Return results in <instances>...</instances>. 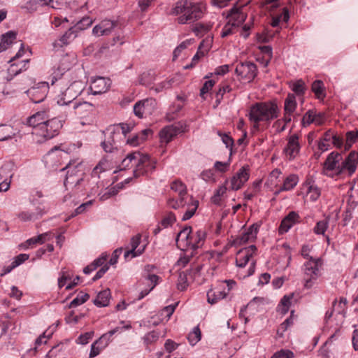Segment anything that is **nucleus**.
Returning a JSON list of instances; mask_svg holds the SVG:
<instances>
[{
	"mask_svg": "<svg viewBox=\"0 0 358 358\" xmlns=\"http://www.w3.org/2000/svg\"><path fill=\"white\" fill-rule=\"evenodd\" d=\"M292 114L293 113H292L285 112L283 118L278 120L277 121L275 122V123L273 124V127L282 124L280 129H278V133L282 132L285 129L286 124L290 122L292 120Z\"/></svg>",
	"mask_w": 358,
	"mask_h": 358,
	"instance_id": "nucleus-51",
	"label": "nucleus"
},
{
	"mask_svg": "<svg viewBox=\"0 0 358 358\" xmlns=\"http://www.w3.org/2000/svg\"><path fill=\"white\" fill-rule=\"evenodd\" d=\"M141 156L146 157L148 158V162L142 163L141 166H138V163L136 164V167L134 170V175L136 178L140 176L151 173L155 169L156 162L155 160L151 159L147 155L141 154Z\"/></svg>",
	"mask_w": 358,
	"mask_h": 358,
	"instance_id": "nucleus-29",
	"label": "nucleus"
},
{
	"mask_svg": "<svg viewBox=\"0 0 358 358\" xmlns=\"http://www.w3.org/2000/svg\"><path fill=\"white\" fill-rule=\"evenodd\" d=\"M131 325H126L123 327H116L110 330L107 333L103 334L97 341H96L92 345L90 352V358H94L99 355L102 350L107 347L110 341V338L115 333L122 331L123 329H130Z\"/></svg>",
	"mask_w": 358,
	"mask_h": 358,
	"instance_id": "nucleus-11",
	"label": "nucleus"
},
{
	"mask_svg": "<svg viewBox=\"0 0 358 358\" xmlns=\"http://www.w3.org/2000/svg\"><path fill=\"white\" fill-rule=\"evenodd\" d=\"M172 83V80L166 79L151 87L150 90L155 91L156 93L162 92L164 90L171 88Z\"/></svg>",
	"mask_w": 358,
	"mask_h": 358,
	"instance_id": "nucleus-54",
	"label": "nucleus"
},
{
	"mask_svg": "<svg viewBox=\"0 0 358 358\" xmlns=\"http://www.w3.org/2000/svg\"><path fill=\"white\" fill-rule=\"evenodd\" d=\"M201 338V332L199 327L196 326L193 328L187 336V340L189 344L192 346L195 345Z\"/></svg>",
	"mask_w": 358,
	"mask_h": 358,
	"instance_id": "nucleus-45",
	"label": "nucleus"
},
{
	"mask_svg": "<svg viewBox=\"0 0 358 358\" xmlns=\"http://www.w3.org/2000/svg\"><path fill=\"white\" fill-rule=\"evenodd\" d=\"M314 111L315 109L308 110L303 116L301 120V124L306 127L309 126L310 124H313L314 122Z\"/></svg>",
	"mask_w": 358,
	"mask_h": 358,
	"instance_id": "nucleus-63",
	"label": "nucleus"
},
{
	"mask_svg": "<svg viewBox=\"0 0 358 358\" xmlns=\"http://www.w3.org/2000/svg\"><path fill=\"white\" fill-rule=\"evenodd\" d=\"M76 36L77 33L75 29L73 27L70 28L59 40L53 43V47L55 50H58L59 48L68 45Z\"/></svg>",
	"mask_w": 358,
	"mask_h": 358,
	"instance_id": "nucleus-32",
	"label": "nucleus"
},
{
	"mask_svg": "<svg viewBox=\"0 0 358 358\" xmlns=\"http://www.w3.org/2000/svg\"><path fill=\"white\" fill-rule=\"evenodd\" d=\"M156 80V75L152 71L143 72L139 77L140 84L145 86L151 85Z\"/></svg>",
	"mask_w": 358,
	"mask_h": 358,
	"instance_id": "nucleus-40",
	"label": "nucleus"
},
{
	"mask_svg": "<svg viewBox=\"0 0 358 358\" xmlns=\"http://www.w3.org/2000/svg\"><path fill=\"white\" fill-rule=\"evenodd\" d=\"M227 22L238 27L245 21L246 15L240 8H232L227 15Z\"/></svg>",
	"mask_w": 358,
	"mask_h": 358,
	"instance_id": "nucleus-30",
	"label": "nucleus"
},
{
	"mask_svg": "<svg viewBox=\"0 0 358 358\" xmlns=\"http://www.w3.org/2000/svg\"><path fill=\"white\" fill-rule=\"evenodd\" d=\"M151 134L150 129H144L140 134L133 136L127 140V143L131 146H137L145 141L147 136Z\"/></svg>",
	"mask_w": 358,
	"mask_h": 358,
	"instance_id": "nucleus-36",
	"label": "nucleus"
},
{
	"mask_svg": "<svg viewBox=\"0 0 358 358\" xmlns=\"http://www.w3.org/2000/svg\"><path fill=\"white\" fill-rule=\"evenodd\" d=\"M235 72L241 80L250 83L256 77L257 69L254 63L245 62L236 66Z\"/></svg>",
	"mask_w": 358,
	"mask_h": 358,
	"instance_id": "nucleus-16",
	"label": "nucleus"
},
{
	"mask_svg": "<svg viewBox=\"0 0 358 358\" xmlns=\"http://www.w3.org/2000/svg\"><path fill=\"white\" fill-rule=\"evenodd\" d=\"M75 104L76 115L80 118H84L89 116L94 110V106L90 102L75 101Z\"/></svg>",
	"mask_w": 358,
	"mask_h": 358,
	"instance_id": "nucleus-31",
	"label": "nucleus"
},
{
	"mask_svg": "<svg viewBox=\"0 0 358 358\" xmlns=\"http://www.w3.org/2000/svg\"><path fill=\"white\" fill-rule=\"evenodd\" d=\"M48 89V83L41 82L27 90L26 92L32 102L40 103L46 97Z\"/></svg>",
	"mask_w": 358,
	"mask_h": 358,
	"instance_id": "nucleus-18",
	"label": "nucleus"
},
{
	"mask_svg": "<svg viewBox=\"0 0 358 358\" xmlns=\"http://www.w3.org/2000/svg\"><path fill=\"white\" fill-rule=\"evenodd\" d=\"M212 27L210 24L197 23L194 27V32L196 36H203L207 33Z\"/></svg>",
	"mask_w": 358,
	"mask_h": 358,
	"instance_id": "nucleus-58",
	"label": "nucleus"
},
{
	"mask_svg": "<svg viewBox=\"0 0 358 358\" xmlns=\"http://www.w3.org/2000/svg\"><path fill=\"white\" fill-rule=\"evenodd\" d=\"M296 108V97L294 94H289L285 100L284 111L293 113Z\"/></svg>",
	"mask_w": 358,
	"mask_h": 358,
	"instance_id": "nucleus-43",
	"label": "nucleus"
},
{
	"mask_svg": "<svg viewBox=\"0 0 358 358\" xmlns=\"http://www.w3.org/2000/svg\"><path fill=\"white\" fill-rule=\"evenodd\" d=\"M110 166V162L106 158L101 159L98 164L94 168L92 172V176L99 177V174L108 170Z\"/></svg>",
	"mask_w": 358,
	"mask_h": 358,
	"instance_id": "nucleus-41",
	"label": "nucleus"
},
{
	"mask_svg": "<svg viewBox=\"0 0 358 358\" xmlns=\"http://www.w3.org/2000/svg\"><path fill=\"white\" fill-rule=\"evenodd\" d=\"M178 196V199H169L167 204L169 207L175 210L185 208V212L182 215V220L185 221L190 219L194 215L198 208L199 202L188 194Z\"/></svg>",
	"mask_w": 358,
	"mask_h": 358,
	"instance_id": "nucleus-7",
	"label": "nucleus"
},
{
	"mask_svg": "<svg viewBox=\"0 0 358 358\" xmlns=\"http://www.w3.org/2000/svg\"><path fill=\"white\" fill-rule=\"evenodd\" d=\"M237 29V27L227 22V24L223 27L222 31L220 33V36L222 38H225L229 35L234 34Z\"/></svg>",
	"mask_w": 358,
	"mask_h": 358,
	"instance_id": "nucleus-60",
	"label": "nucleus"
},
{
	"mask_svg": "<svg viewBox=\"0 0 358 358\" xmlns=\"http://www.w3.org/2000/svg\"><path fill=\"white\" fill-rule=\"evenodd\" d=\"M71 63L69 60V56L66 55L63 57L60 61L59 64L57 66V69H53V71L51 74V83L54 85L56 81L60 80L59 85H62L65 83V79H62V76L64 74V73L69 70L71 68Z\"/></svg>",
	"mask_w": 358,
	"mask_h": 358,
	"instance_id": "nucleus-19",
	"label": "nucleus"
},
{
	"mask_svg": "<svg viewBox=\"0 0 358 358\" xmlns=\"http://www.w3.org/2000/svg\"><path fill=\"white\" fill-rule=\"evenodd\" d=\"M171 189L178 194V196L187 194L186 185L180 180H175L170 185Z\"/></svg>",
	"mask_w": 358,
	"mask_h": 358,
	"instance_id": "nucleus-44",
	"label": "nucleus"
},
{
	"mask_svg": "<svg viewBox=\"0 0 358 358\" xmlns=\"http://www.w3.org/2000/svg\"><path fill=\"white\" fill-rule=\"evenodd\" d=\"M294 311L292 310L291 314L289 318L286 319L280 326L278 333L279 334H283L285 331H286L289 327H290L292 325H293L294 322Z\"/></svg>",
	"mask_w": 358,
	"mask_h": 358,
	"instance_id": "nucleus-57",
	"label": "nucleus"
},
{
	"mask_svg": "<svg viewBox=\"0 0 358 358\" xmlns=\"http://www.w3.org/2000/svg\"><path fill=\"white\" fill-rule=\"evenodd\" d=\"M131 127L127 123H121L114 127L113 131L111 132L113 135H119L121 131L122 135L126 137L127 134L131 131Z\"/></svg>",
	"mask_w": 358,
	"mask_h": 358,
	"instance_id": "nucleus-56",
	"label": "nucleus"
},
{
	"mask_svg": "<svg viewBox=\"0 0 358 358\" xmlns=\"http://www.w3.org/2000/svg\"><path fill=\"white\" fill-rule=\"evenodd\" d=\"M90 298V296L87 293H83V292H80V294H78L77 295V296L73 299L70 304H69V307L70 308H75V307H77L83 303H84L85 302H86Z\"/></svg>",
	"mask_w": 358,
	"mask_h": 358,
	"instance_id": "nucleus-55",
	"label": "nucleus"
},
{
	"mask_svg": "<svg viewBox=\"0 0 358 358\" xmlns=\"http://www.w3.org/2000/svg\"><path fill=\"white\" fill-rule=\"evenodd\" d=\"M64 170H67L66 176L64 182L66 187L67 185L76 186L83 180L84 169L81 162H70L65 167L61 169V171Z\"/></svg>",
	"mask_w": 358,
	"mask_h": 358,
	"instance_id": "nucleus-9",
	"label": "nucleus"
},
{
	"mask_svg": "<svg viewBox=\"0 0 358 358\" xmlns=\"http://www.w3.org/2000/svg\"><path fill=\"white\" fill-rule=\"evenodd\" d=\"M236 285L233 280H226L220 282L215 287L207 292V301L210 304H215L224 299L231 289Z\"/></svg>",
	"mask_w": 358,
	"mask_h": 358,
	"instance_id": "nucleus-8",
	"label": "nucleus"
},
{
	"mask_svg": "<svg viewBox=\"0 0 358 358\" xmlns=\"http://www.w3.org/2000/svg\"><path fill=\"white\" fill-rule=\"evenodd\" d=\"M300 150L301 143L299 135L294 134L288 136L287 143L282 150L285 158L288 161H293L299 156Z\"/></svg>",
	"mask_w": 358,
	"mask_h": 358,
	"instance_id": "nucleus-14",
	"label": "nucleus"
},
{
	"mask_svg": "<svg viewBox=\"0 0 358 358\" xmlns=\"http://www.w3.org/2000/svg\"><path fill=\"white\" fill-rule=\"evenodd\" d=\"M52 1L53 0H29L22 8L27 10L29 13H33L41 6L50 5Z\"/></svg>",
	"mask_w": 358,
	"mask_h": 358,
	"instance_id": "nucleus-35",
	"label": "nucleus"
},
{
	"mask_svg": "<svg viewBox=\"0 0 358 358\" xmlns=\"http://www.w3.org/2000/svg\"><path fill=\"white\" fill-rule=\"evenodd\" d=\"M357 164V152H350L344 160L341 154L332 152L328 155L323 164L322 173L331 178L344 173L351 176L355 172Z\"/></svg>",
	"mask_w": 358,
	"mask_h": 358,
	"instance_id": "nucleus-1",
	"label": "nucleus"
},
{
	"mask_svg": "<svg viewBox=\"0 0 358 358\" xmlns=\"http://www.w3.org/2000/svg\"><path fill=\"white\" fill-rule=\"evenodd\" d=\"M182 131L177 125H169L164 127L159 132V138L162 143L167 144Z\"/></svg>",
	"mask_w": 358,
	"mask_h": 358,
	"instance_id": "nucleus-28",
	"label": "nucleus"
},
{
	"mask_svg": "<svg viewBox=\"0 0 358 358\" xmlns=\"http://www.w3.org/2000/svg\"><path fill=\"white\" fill-rule=\"evenodd\" d=\"M62 106L64 107L62 113L65 114V116L66 117H73L74 116H76L75 113V101L69 102V103H66L65 105H63Z\"/></svg>",
	"mask_w": 358,
	"mask_h": 358,
	"instance_id": "nucleus-61",
	"label": "nucleus"
},
{
	"mask_svg": "<svg viewBox=\"0 0 358 358\" xmlns=\"http://www.w3.org/2000/svg\"><path fill=\"white\" fill-rule=\"evenodd\" d=\"M43 213L44 212L40 208H37L34 212L22 211L17 214V217L22 222H28L38 219Z\"/></svg>",
	"mask_w": 358,
	"mask_h": 358,
	"instance_id": "nucleus-33",
	"label": "nucleus"
},
{
	"mask_svg": "<svg viewBox=\"0 0 358 358\" xmlns=\"http://www.w3.org/2000/svg\"><path fill=\"white\" fill-rule=\"evenodd\" d=\"M25 53V50L23 43H21V46L16 55L9 60L10 66L8 69V73L10 76H15L20 73L22 71H25L28 68V64L29 59H24L19 60L20 58L22 57Z\"/></svg>",
	"mask_w": 358,
	"mask_h": 358,
	"instance_id": "nucleus-13",
	"label": "nucleus"
},
{
	"mask_svg": "<svg viewBox=\"0 0 358 358\" xmlns=\"http://www.w3.org/2000/svg\"><path fill=\"white\" fill-rule=\"evenodd\" d=\"M259 225L255 223L249 227L246 231L237 236L233 241V245L241 246L248 242L253 241L256 238L259 231Z\"/></svg>",
	"mask_w": 358,
	"mask_h": 358,
	"instance_id": "nucleus-20",
	"label": "nucleus"
},
{
	"mask_svg": "<svg viewBox=\"0 0 358 358\" xmlns=\"http://www.w3.org/2000/svg\"><path fill=\"white\" fill-rule=\"evenodd\" d=\"M299 182V177L296 174H290L283 181L280 190L290 191L293 189Z\"/></svg>",
	"mask_w": 358,
	"mask_h": 358,
	"instance_id": "nucleus-37",
	"label": "nucleus"
},
{
	"mask_svg": "<svg viewBox=\"0 0 358 358\" xmlns=\"http://www.w3.org/2000/svg\"><path fill=\"white\" fill-rule=\"evenodd\" d=\"M49 115L47 112L38 111L27 117L25 124L33 128V136H38L40 131L43 127Z\"/></svg>",
	"mask_w": 358,
	"mask_h": 358,
	"instance_id": "nucleus-17",
	"label": "nucleus"
},
{
	"mask_svg": "<svg viewBox=\"0 0 358 358\" xmlns=\"http://www.w3.org/2000/svg\"><path fill=\"white\" fill-rule=\"evenodd\" d=\"M157 101L153 98H148L136 102L134 106L136 116L143 118L152 115L156 109Z\"/></svg>",
	"mask_w": 358,
	"mask_h": 358,
	"instance_id": "nucleus-15",
	"label": "nucleus"
},
{
	"mask_svg": "<svg viewBox=\"0 0 358 358\" xmlns=\"http://www.w3.org/2000/svg\"><path fill=\"white\" fill-rule=\"evenodd\" d=\"M250 169L247 166L241 167L238 171L232 176L230 180V187L232 190L240 189L244 184L249 180Z\"/></svg>",
	"mask_w": 358,
	"mask_h": 358,
	"instance_id": "nucleus-21",
	"label": "nucleus"
},
{
	"mask_svg": "<svg viewBox=\"0 0 358 358\" xmlns=\"http://www.w3.org/2000/svg\"><path fill=\"white\" fill-rule=\"evenodd\" d=\"M13 135V129L10 125H0V141L7 140Z\"/></svg>",
	"mask_w": 358,
	"mask_h": 358,
	"instance_id": "nucleus-49",
	"label": "nucleus"
},
{
	"mask_svg": "<svg viewBox=\"0 0 358 358\" xmlns=\"http://www.w3.org/2000/svg\"><path fill=\"white\" fill-rule=\"evenodd\" d=\"M16 39V33L13 31H9L1 36V42L3 43V45L6 48L12 44Z\"/></svg>",
	"mask_w": 358,
	"mask_h": 358,
	"instance_id": "nucleus-59",
	"label": "nucleus"
},
{
	"mask_svg": "<svg viewBox=\"0 0 358 358\" xmlns=\"http://www.w3.org/2000/svg\"><path fill=\"white\" fill-rule=\"evenodd\" d=\"M116 27V22L110 20H103L96 24L92 29L95 36L109 35Z\"/></svg>",
	"mask_w": 358,
	"mask_h": 358,
	"instance_id": "nucleus-24",
	"label": "nucleus"
},
{
	"mask_svg": "<svg viewBox=\"0 0 358 358\" xmlns=\"http://www.w3.org/2000/svg\"><path fill=\"white\" fill-rule=\"evenodd\" d=\"M300 222V216L296 211H290L281 221L279 232H287L295 224Z\"/></svg>",
	"mask_w": 358,
	"mask_h": 358,
	"instance_id": "nucleus-26",
	"label": "nucleus"
},
{
	"mask_svg": "<svg viewBox=\"0 0 358 358\" xmlns=\"http://www.w3.org/2000/svg\"><path fill=\"white\" fill-rule=\"evenodd\" d=\"M302 193L305 194L311 201H316L321 196V189L315 182L310 178L306 180L302 185Z\"/></svg>",
	"mask_w": 358,
	"mask_h": 358,
	"instance_id": "nucleus-23",
	"label": "nucleus"
},
{
	"mask_svg": "<svg viewBox=\"0 0 358 358\" xmlns=\"http://www.w3.org/2000/svg\"><path fill=\"white\" fill-rule=\"evenodd\" d=\"M110 299V291L106 289L98 293L94 303L98 307H106L109 304Z\"/></svg>",
	"mask_w": 358,
	"mask_h": 358,
	"instance_id": "nucleus-34",
	"label": "nucleus"
},
{
	"mask_svg": "<svg viewBox=\"0 0 358 358\" xmlns=\"http://www.w3.org/2000/svg\"><path fill=\"white\" fill-rule=\"evenodd\" d=\"M323 261L320 257L315 259L306 261L302 267L303 272V286L306 289H310L315 284L318 278L321 275V268Z\"/></svg>",
	"mask_w": 358,
	"mask_h": 358,
	"instance_id": "nucleus-6",
	"label": "nucleus"
},
{
	"mask_svg": "<svg viewBox=\"0 0 358 358\" xmlns=\"http://www.w3.org/2000/svg\"><path fill=\"white\" fill-rule=\"evenodd\" d=\"M176 216L174 213L170 212L162 220L160 225L163 228H167L171 226L176 222Z\"/></svg>",
	"mask_w": 358,
	"mask_h": 358,
	"instance_id": "nucleus-62",
	"label": "nucleus"
},
{
	"mask_svg": "<svg viewBox=\"0 0 358 358\" xmlns=\"http://www.w3.org/2000/svg\"><path fill=\"white\" fill-rule=\"evenodd\" d=\"M111 86V80L108 78L97 77L92 79L90 89L94 95L105 93Z\"/></svg>",
	"mask_w": 358,
	"mask_h": 358,
	"instance_id": "nucleus-22",
	"label": "nucleus"
},
{
	"mask_svg": "<svg viewBox=\"0 0 358 358\" xmlns=\"http://www.w3.org/2000/svg\"><path fill=\"white\" fill-rule=\"evenodd\" d=\"M290 87L292 90L298 96H303L306 90L305 83L301 79L291 82Z\"/></svg>",
	"mask_w": 358,
	"mask_h": 358,
	"instance_id": "nucleus-47",
	"label": "nucleus"
},
{
	"mask_svg": "<svg viewBox=\"0 0 358 358\" xmlns=\"http://www.w3.org/2000/svg\"><path fill=\"white\" fill-rule=\"evenodd\" d=\"M346 142L345 149L349 150L353 143L358 141V130L350 131L346 133Z\"/></svg>",
	"mask_w": 358,
	"mask_h": 358,
	"instance_id": "nucleus-48",
	"label": "nucleus"
},
{
	"mask_svg": "<svg viewBox=\"0 0 358 358\" xmlns=\"http://www.w3.org/2000/svg\"><path fill=\"white\" fill-rule=\"evenodd\" d=\"M101 146L106 152H113L117 148L114 135L110 134L108 139L101 143Z\"/></svg>",
	"mask_w": 358,
	"mask_h": 358,
	"instance_id": "nucleus-53",
	"label": "nucleus"
},
{
	"mask_svg": "<svg viewBox=\"0 0 358 358\" xmlns=\"http://www.w3.org/2000/svg\"><path fill=\"white\" fill-rule=\"evenodd\" d=\"M146 162H148V158L146 157H142L140 152H134L127 155V156L122 161L120 166L122 169H126L135 165L136 168L137 162L138 166H141L142 163Z\"/></svg>",
	"mask_w": 358,
	"mask_h": 358,
	"instance_id": "nucleus-27",
	"label": "nucleus"
},
{
	"mask_svg": "<svg viewBox=\"0 0 358 358\" xmlns=\"http://www.w3.org/2000/svg\"><path fill=\"white\" fill-rule=\"evenodd\" d=\"M206 233L204 230L199 229L195 234L192 233L190 227H185L178 234L176 243L182 250H196L201 248L206 240Z\"/></svg>",
	"mask_w": 358,
	"mask_h": 358,
	"instance_id": "nucleus-4",
	"label": "nucleus"
},
{
	"mask_svg": "<svg viewBox=\"0 0 358 358\" xmlns=\"http://www.w3.org/2000/svg\"><path fill=\"white\" fill-rule=\"evenodd\" d=\"M141 236L138 234L131 239V250L124 252V258L126 259H132L141 255L145 250V245L140 246Z\"/></svg>",
	"mask_w": 358,
	"mask_h": 358,
	"instance_id": "nucleus-25",
	"label": "nucleus"
},
{
	"mask_svg": "<svg viewBox=\"0 0 358 358\" xmlns=\"http://www.w3.org/2000/svg\"><path fill=\"white\" fill-rule=\"evenodd\" d=\"M73 275L71 271L68 270L65 268H62L60 272L59 273L58 278V287L62 289L68 281L71 280L73 279Z\"/></svg>",
	"mask_w": 358,
	"mask_h": 358,
	"instance_id": "nucleus-38",
	"label": "nucleus"
},
{
	"mask_svg": "<svg viewBox=\"0 0 358 358\" xmlns=\"http://www.w3.org/2000/svg\"><path fill=\"white\" fill-rule=\"evenodd\" d=\"M227 187L225 185L220 186L215 191L214 195L211 197V201L217 206H220L222 196L227 192Z\"/></svg>",
	"mask_w": 358,
	"mask_h": 358,
	"instance_id": "nucleus-50",
	"label": "nucleus"
},
{
	"mask_svg": "<svg viewBox=\"0 0 358 358\" xmlns=\"http://www.w3.org/2000/svg\"><path fill=\"white\" fill-rule=\"evenodd\" d=\"M63 127V122L57 117L50 119L47 118L43 127L39 132V139H35L37 143H42L48 139H51L58 135L60 129Z\"/></svg>",
	"mask_w": 358,
	"mask_h": 358,
	"instance_id": "nucleus-10",
	"label": "nucleus"
},
{
	"mask_svg": "<svg viewBox=\"0 0 358 358\" xmlns=\"http://www.w3.org/2000/svg\"><path fill=\"white\" fill-rule=\"evenodd\" d=\"M347 300L345 298H340L339 301H334L333 304V311L336 314L344 315L346 312Z\"/></svg>",
	"mask_w": 358,
	"mask_h": 358,
	"instance_id": "nucleus-46",
	"label": "nucleus"
},
{
	"mask_svg": "<svg viewBox=\"0 0 358 358\" xmlns=\"http://www.w3.org/2000/svg\"><path fill=\"white\" fill-rule=\"evenodd\" d=\"M278 105L273 101L257 102L250 107L248 119L252 123V131H259L265 129L279 115Z\"/></svg>",
	"mask_w": 358,
	"mask_h": 358,
	"instance_id": "nucleus-2",
	"label": "nucleus"
},
{
	"mask_svg": "<svg viewBox=\"0 0 358 358\" xmlns=\"http://www.w3.org/2000/svg\"><path fill=\"white\" fill-rule=\"evenodd\" d=\"M332 134L330 130L324 133V136L318 142V149L324 152L327 151L330 147V141L332 138Z\"/></svg>",
	"mask_w": 358,
	"mask_h": 358,
	"instance_id": "nucleus-42",
	"label": "nucleus"
},
{
	"mask_svg": "<svg viewBox=\"0 0 358 358\" xmlns=\"http://www.w3.org/2000/svg\"><path fill=\"white\" fill-rule=\"evenodd\" d=\"M205 6L202 3L194 0H180L174 6L172 13L180 15L178 22L185 24L190 20H196L202 17Z\"/></svg>",
	"mask_w": 358,
	"mask_h": 358,
	"instance_id": "nucleus-3",
	"label": "nucleus"
},
{
	"mask_svg": "<svg viewBox=\"0 0 358 358\" xmlns=\"http://www.w3.org/2000/svg\"><path fill=\"white\" fill-rule=\"evenodd\" d=\"M257 248L255 245L239 250L236 255V265L238 269H243L248 265V268L243 273H240L241 278H245L252 275L255 271L256 260L254 255Z\"/></svg>",
	"mask_w": 358,
	"mask_h": 358,
	"instance_id": "nucleus-5",
	"label": "nucleus"
},
{
	"mask_svg": "<svg viewBox=\"0 0 358 358\" xmlns=\"http://www.w3.org/2000/svg\"><path fill=\"white\" fill-rule=\"evenodd\" d=\"M271 358H294V353L289 350H280L275 352Z\"/></svg>",
	"mask_w": 358,
	"mask_h": 358,
	"instance_id": "nucleus-64",
	"label": "nucleus"
},
{
	"mask_svg": "<svg viewBox=\"0 0 358 358\" xmlns=\"http://www.w3.org/2000/svg\"><path fill=\"white\" fill-rule=\"evenodd\" d=\"M84 89L83 84L81 81L73 82L65 90L61 91L57 96V103L59 106H63L73 100L82 92Z\"/></svg>",
	"mask_w": 358,
	"mask_h": 358,
	"instance_id": "nucleus-12",
	"label": "nucleus"
},
{
	"mask_svg": "<svg viewBox=\"0 0 358 358\" xmlns=\"http://www.w3.org/2000/svg\"><path fill=\"white\" fill-rule=\"evenodd\" d=\"M312 90L317 99H323L325 96L324 92V84L320 80H315L312 84Z\"/></svg>",
	"mask_w": 358,
	"mask_h": 358,
	"instance_id": "nucleus-52",
	"label": "nucleus"
},
{
	"mask_svg": "<svg viewBox=\"0 0 358 358\" xmlns=\"http://www.w3.org/2000/svg\"><path fill=\"white\" fill-rule=\"evenodd\" d=\"M289 19V10L287 8H283L282 11L280 15H277L272 17L271 26L273 27H278L280 22H287Z\"/></svg>",
	"mask_w": 358,
	"mask_h": 358,
	"instance_id": "nucleus-39",
	"label": "nucleus"
}]
</instances>
